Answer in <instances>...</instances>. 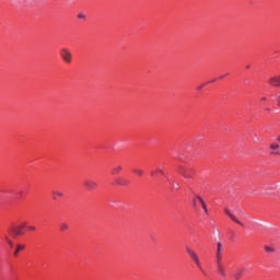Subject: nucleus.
Masks as SVG:
<instances>
[{
	"label": "nucleus",
	"instance_id": "1",
	"mask_svg": "<svg viewBox=\"0 0 280 280\" xmlns=\"http://www.w3.org/2000/svg\"><path fill=\"white\" fill-rule=\"evenodd\" d=\"M186 253L189 255L190 259L194 261V264L197 266V268L202 272V275H207V271H205V268L202 267V262L200 261V257H198V254L194 252V249L186 247Z\"/></svg>",
	"mask_w": 280,
	"mask_h": 280
},
{
	"label": "nucleus",
	"instance_id": "2",
	"mask_svg": "<svg viewBox=\"0 0 280 280\" xmlns=\"http://www.w3.org/2000/svg\"><path fill=\"white\" fill-rule=\"evenodd\" d=\"M214 264L219 277H226V270L224 269V265L222 264V255H214Z\"/></svg>",
	"mask_w": 280,
	"mask_h": 280
},
{
	"label": "nucleus",
	"instance_id": "3",
	"mask_svg": "<svg viewBox=\"0 0 280 280\" xmlns=\"http://www.w3.org/2000/svg\"><path fill=\"white\" fill-rule=\"evenodd\" d=\"M59 56L67 65L71 63V60H73V55L71 54V50H69V48H61L59 50Z\"/></svg>",
	"mask_w": 280,
	"mask_h": 280
},
{
	"label": "nucleus",
	"instance_id": "4",
	"mask_svg": "<svg viewBox=\"0 0 280 280\" xmlns=\"http://www.w3.org/2000/svg\"><path fill=\"white\" fill-rule=\"evenodd\" d=\"M197 202H199L206 213V215H209V209H207V203H205V200L201 199L200 196H196V198L192 200L194 207H196Z\"/></svg>",
	"mask_w": 280,
	"mask_h": 280
},
{
	"label": "nucleus",
	"instance_id": "5",
	"mask_svg": "<svg viewBox=\"0 0 280 280\" xmlns=\"http://www.w3.org/2000/svg\"><path fill=\"white\" fill-rule=\"evenodd\" d=\"M23 229H27V223L23 222L20 225L13 228L11 230V233H12V235H15V236L21 235V233H23Z\"/></svg>",
	"mask_w": 280,
	"mask_h": 280
},
{
	"label": "nucleus",
	"instance_id": "6",
	"mask_svg": "<svg viewBox=\"0 0 280 280\" xmlns=\"http://www.w3.org/2000/svg\"><path fill=\"white\" fill-rule=\"evenodd\" d=\"M177 174H180L182 176H191V174H196V172H194V170L191 168H185L183 166H178Z\"/></svg>",
	"mask_w": 280,
	"mask_h": 280
},
{
	"label": "nucleus",
	"instance_id": "7",
	"mask_svg": "<svg viewBox=\"0 0 280 280\" xmlns=\"http://www.w3.org/2000/svg\"><path fill=\"white\" fill-rule=\"evenodd\" d=\"M224 213L229 215L230 220H232L236 224H240L241 226H244V223L240 222V220H237V218H235V215L233 213H231V210L225 209Z\"/></svg>",
	"mask_w": 280,
	"mask_h": 280
},
{
	"label": "nucleus",
	"instance_id": "8",
	"mask_svg": "<svg viewBox=\"0 0 280 280\" xmlns=\"http://www.w3.org/2000/svg\"><path fill=\"white\" fill-rule=\"evenodd\" d=\"M269 84L271 86H280V75H275L269 79Z\"/></svg>",
	"mask_w": 280,
	"mask_h": 280
},
{
	"label": "nucleus",
	"instance_id": "9",
	"mask_svg": "<svg viewBox=\"0 0 280 280\" xmlns=\"http://www.w3.org/2000/svg\"><path fill=\"white\" fill-rule=\"evenodd\" d=\"M270 150H272V154H280V147L279 143L272 142L270 144Z\"/></svg>",
	"mask_w": 280,
	"mask_h": 280
},
{
	"label": "nucleus",
	"instance_id": "10",
	"mask_svg": "<svg viewBox=\"0 0 280 280\" xmlns=\"http://www.w3.org/2000/svg\"><path fill=\"white\" fill-rule=\"evenodd\" d=\"M223 253H224V246H222V243H217L214 255H223Z\"/></svg>",
	"mask_w": 280,
	"mask_h": 280
},
{
	"label": "nucleus",
	"instance_id": "11",
	"mask_svg": "<svg viewBox=\"0 0 280 280\" xmlns=\"http://www.w3.org/2000/svg\"><path fill=\"white\" fill-rule=\"evenodd\" d=\"M63 194L60 190H54L52 191V199L58 200V198H62Z\"/></svg>",
	"mask_w": 280,
	"mask_h": 280
},
{
	"label": "nucleus",
	"instance_id": "12",
	"mask_svg": "<svg viewBox=\"0 0 280 280\" xmlns=\"http://www.w3.org/2000/svg\"><path fill=\"white\" fill-rule=\"evenodd\" d=\"M153 175L155 176H165V171H163L162 168H155L153 172H152Z\"/></svg>",
	"mask_w": 280,
	"mask_h": 280
},
{
	"label": "nucleus",
	"instance_id": "13",
	"mask_svg": "<svg viewBox=\"0 0 280 280\" xmlns=\"http://www.w3.org/2000/svg\"><path fill=\"white\" fill-rule=\"evenodd\" d=\"M97 184H95V182L93 180H86L85 182V187H88V189H95Z\"/></svg>",
	"mask_w": 280,
	"mask_h": 280
},
{
	"label": "nucleus",
	"instance_id": "14",
	"mask_svg": "<svg viewBox=\"0 0 280 280\" xmlns=\"http://www.w3.org/2000/svg\"><path fill=\"white\" fill-rule=\"evenodd\" d=\"M244 272V268H238L235 272H234V278L235 279H240L242 277V273Z\"/></svg>",
	"mask_w": 280,
	"mask_h": 280
},
{
	"label": "nucleus",
	"instance_id": "15",
	"mask_svg": "<svg viewBox=\"0 0 280 280\" xmlns=\"http://www.w3.org/2000/svg\"><path fill=\"white\" fill-rule=\"evenodd\" d=\"M116 184H117V185H128V180H126V179H124V178H121V177H118V178L116 179Z\"/></svg>",
	"mask_w": 280,
	"mask_h": 280
},
{
	"label": "nucleus",
	"instance_id": "16",
	"mask_svg": "<svg viewBox=\"0 0 280 280\" xmlns=\"http://www.w3.org/2000/svg\"><path fill=\"white\" fill-rule=\"evenodd\" d=\"M23 248H25V245H18L13 253L14 256L16 257V255H19V253H21V250H23Z\"/></svg>",
	"mask_w": 280,
	"mask_h": 280
},
{
	"label": "nucleus",
	"instance_id": "17",
	"mask_svg": "<svg viewBox=\"0 0 280 280\" xmlns=\"http://www.w3.org/2000/svg\"><path fill=\"white\" fill-rule=\"evenodd\" d=\"M133 174H136V176H141V175L144 174V172H143V170H141V168H135V170H133Z\"/></svg>",
	"mask_w": 280,
	"mask_h": 280
},
{
	"label": "nucleus",
	"instance_id": "18",
	"mask_svg": "<svg viewBox=\"0 0 280 280\" xmlns=\"http://www.w3.org/2000/svg\"><path fill=\"white\" fill-rule=\"evenodd\" d=\"M59 229H60V231H67V230L69 229V224H67V223H60V224H59Z\"/></svg>",
	"mask_w": 280,
	"mask_h": 280
},
{
	"label": "nucleus",
	"instance_id": "19",
	"mask_svg": "<svg viewBox=\"0 0 280 280\" xmlns=\"http://www.w3.org/2000/svg\"><path fill=\"white\" fill-rule=\"evenodd\" d=\"M121 166H116L114 170H113V172H112V174H121Z\"/></svg>",
	"mask_w": 280,
	"mask_h": 280
},
{
	"label": "nucleus",
	"instance_id": "20",
	"mask_svg": "<svg viewBox=\"0 0 280 280\" xmlns=\"http://www.w3.org/2000/svg\"><path fill=\"white\" fill-rule=\"evenodd\" d=\"M265 250H266V253H275V248H272L268 245L265 246Z\"/></svg>",
	"mask_w": 280,
	"mask_h": 280
},
{
	"label": "nucleus",
	"instance_id": "21",
	"mask_svg": "<svg viewBox=\"0 0 280 280\" xmlns=\"http://www.w3.org/2000/svg\"><path fill=\"white\" fill-rule=\"evenodd\" d=\"M276 97H277L278 106H279V108H280V92H278V93L276 94Z\"/></svg>",
	"mask_w": 280,
	"mask_h": 280
},
{
	"label": "nucleus",
	"instance_id": "22",
	"mask_svg": "<svg viewBox=\"0 0 280 280\" xmlns=\"http://www.w3.org/2000/svg\"><path fill=\"white\" fill-rule=\"evenodd\" d=\"M7 242H8L9 246H10V248H14V244H12V241H10V238H7Z\"/></svg>",
	"mask_w": 280,
	"mask_h": 280
},
{
	"label": "nucleus",
	"instance_id": "23",
	"mask_svg": "<svg viewBox=\"0 0 280 280\" xmlns=\"http://www.w3.org/2000/svg\"><path fill=\"white\" fill-rule=\"evenodd\" d=\"M77 16L78 19H86V16L83 13H79Z\"/></svg>",
	"mask_w": 280,
	"mask_h": 280
},
{
	"label": "nucleus",
	"instance_id": "24",
	"mask_svg": "<svg viewBox=\"0 0 280 280\" xmlns=\"http://www.w3.org/2000/svg\"><path fill=\"white\" fill-rule=\"evenodd\" d=\"M27 229H28V231H36L35 226H28Z\"/></svg>",
	"mask_w": 280,
	"mask_h": 280
},
{
	"label": "nucleus",
	"instance_id": "25",
	"mask_svg": "<svg viewBox=\"0 0 280 280\" xmlns=\"http://www.w3.org/2000/svg\"><path fill=\"white\" fill-rule=\"evenodd\" d=\"M276 139H277V141L280 143V136H277Z\"/></svg>",
	"mask_w": 280,
	"mask_h": 280
},
{
	"label": "nucleus",
	"instance_id": "26",
	"mask_svg": "<svg viewBox=\"0 0 280 280\" xmlns=\"http://www.w3.org/2000/svg\"><path fill=\"white\" fill-rule=\"evenodd\" d=\"M266 97H262L261 101L265 102Z\"/></svg>",
	"mask_w": 280,
	"mask_h": 280
}]
</instances>
